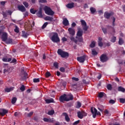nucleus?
Here are the masks:
<instances>
[{
	"label": "nucleus",
	"instance_id": "nucleus-1",
	"mask_svg": "<svg viewBox=\"0 0 125 125\" xmlns=\"http://www.w3.org/2000/svg\"><path fill=\"white\" fill-rule=\"evenodd\" d=\"M74 99V96L73 95H66V94H64L63 95L60 96L59 98V100L60 102H64V101H66L68 102L71 100H73Z\"/></svg>",
	"mask_w": 125,
	"mask_h": 125
},
{
	"label": "nucleus",
	"instance_id": "nucleus-2",
	"mask_svg": "<svg viewBox=\"0 0 125 125\" xmlns=\"http://www.w3.org/2000/svg\"><path fill=\"white\" fill-rule=\"evenodd\" d=\"M83 31L81 28H78V31L76 34V39L78 40L79 42H83Z\"/></svg>",
	"mask_w": 125,
	"mask_h": 125
},
{
	"label": "nucleus",
	"instance_id": "nucleus-3",
	"mask_svg": "<svg viewBox=\"0 0 125 125\" xmlns=\"http://www.w3.org/2000/svg\"><path fill=\"white\" fill-rule=\"evenodd\" d=\"M57 53L59 55H60L62 58H66V57H69V53L65 52L61 49H59L58 50Z\"/></svg>",
	"mask_w": 125,
	"mask_h": 125
},
{
	"label": "nucleus",
	"instance_id": "nucleus-4",
	"mask_svg": "<svg viewBox=\"0 0 125 125\" xmlns=\"http://www.w3.org/2000/svg\"><path fill=\"white\" fill-rule=\"evenodd\" d=\"M51 41L53 42H60V39L58 37V34L55 33L51 38Z\"/></svg>",
	"mask_w": 125,
	"mask_h": 125
},
{
	"label": "nucleus",
	"instance_id": "nucleus-5",
	"mask_svg": "<svg viewBox=\"0 0 125 125\" xmlns=\"http://www.w3.org/2000/svg\"><path fill=\"white\" fill-rule=\"evenodd\" d=\"M91 112L93 115V118H94V119H95L97 115L98 116H101V113H100V112L99 111L98 112L97 111V109H96L95 107H94V111H93V107L91 108Z\"/></svg>",
	"mask_w": 125,
	"mask_h": 125
},
{
	"label": "nucleus",
	"instance_id": "nucleus-6",
	"mask_svg": "<svg viewBox=\"0 0 125 125\" xmlns=\"http://www.w3.org/2000/svg\"><path fill=\"white\" fill-rule=\"evenodd\" d=\"M44 10L45 11V13L47 14V15H54V12L52 11L51 8L48 7V6H46L44 8Z\"/></svg>",
	"mask_w": 125,
	"mask_h": 125
},
{
	"label": "nucleus",
	"instance_id": "nucleus-7",
	"mask_svg": "<svg viewBox=\"0 0 125 125\" xmlns=\"http://www.w3.org/2000/svg\"><path fill=\"white\" fill-rule=\"evenodd\" d=\"M100 60L102 62V63H104L105 62H107L108 61L109 58L107 57L106 54H102L100 57Z\"/></svg>",
	"mask_w": 125,
	"mask_h": 125
},
{
	"label": "nucleus",
	"instance_id": "nucleus-8",
	"mask_svg": "<svg viewBox=\"0 0 125 125\" xmlns=\"http://www.w3.org/2000/svg\"><path fill=\"white\" fill-rule=\"evenodd\" d=\"M81 22L82 26H83V30L85 31V32H86L88 29V26H87L86 24V22H85V21L83 20H81Z\"/></svg>",
	"mask_w": 125,
	"mask_h": 125
},
{
	"label": "nucleus",
	"instance_id": "nucleus-9",
	"mask_svg": "<svg viewBox=\"0 0 125 125\" xmlns=\"http://www.w3.org/2000/svg\"><path fill=\"white\" fill-rule=\"evenodd\" d=\"M113 15H114V13L113 12L109 13L107 11H106L104 13V17L105 19H110L111 16H113Z\"/></svg>",
	"mask_w": 125,
	"mask_h": 125
},
{
	"label": "nucleus",
	"instance_id": "nucleus-10",
	"mask_svg": "<svg viewBox=\"0 0 125 125\" xmlns=\"http://www.w3.org/2000/svg\"><path fill=\"white\" fill-rule=\"evenodd\" d=\"M77 61L80 63H83L85 61V55L77 57Z\"/></svg>",
	"mask_w": 125,
	"mask_h": 125
},
{
	"label": "nucleus",
	"instance_id": "nucleus-11",
	"mask_svg": "<svg viewBox=\"0 0 125 125\" xmlns=\"http://www.w3.org/2000/svg\"><path fill=\"white\" fill-rule=\"evenodd\" d=\"M1 40L2 42H6V41H7V33L3 32L1 36Z\"/></svg>",
	"mask_w": 125,
	"mask_h": 125
},
{
	"label": "nucleus",
	"instance_id": "nucleus-12",
	"mask_svg": "<svg viewBox=\"0 0 125 125\" xmlns=\"http://www.w3.org/2000/svg\"><path fill=\"white\" fill-rule=\"evenodd\" d=\"M18 8L19 10L21 12H25V11H26V8H25L22 5L18 6Z\"/></svg>",
	"mask_w": 125,
	"mask_h": 125
},
{
	"label": "nucleus",
	"instance_id": "nucleus-13",
	"mask_svg": "<svg viewBox=\"0 0 125 125\" xmlns=\"http://www.w3.org/2000/svg\"><path fill=\"white\" fill-rule=\"evenodd\" d=\"M68 31L69 33V34H70L71 36H75V29L72 28H69L68 29Z\"/></svg>",
	"mask_w": 125,
	"mask_h": 125
},
{
	"label": "nucleus",
	"instance_id": "nucleus-14",
	"mask_svg": "<svg viewBox=\"0 0 125 125\" xmlns=\"http://www.w3.org/2000/svg\"><path fill=\"white\" fill-rule=\"evenodd\" d=\"M8 113V110L5 109H2V112H0V115L3 117V116H5V114Z\"/></svg>",
	"mask_w": 125,
	"mask_h": 125
},
{
	"label": "nucleus",
	"instance_id": "nucleus-15",
	"mask_svg": "<svg viewBox=\"0 0 125 125\" xmlns=\"http://www.w3.org/2000/svg\"><path fill=\"white\" fill-rule=\"evenodd\" d=\"M74 5L75 3L74 2L69 3L66 5V6L69 9H71V8H73L74 7Z\"/></svg>",
	"mask_w": 125,
	"mask_h": 125
},
{
	"label": "nucleus",
	"instance_id": "nucleus-16",
	"mask_svg": "<svg viewBox=\"0 0 125 125\" xmlns=\"http://www.w3.org/2000/svg\"><path fill=\"white\" fill-rule=\"evenodd\" d=\"M36 14L39 18H42V9H40L39 11Z\"/></svg>",
	"mask_w": 125,
	"mask_h": 125
},
{
	"label": "nucleus",
	"instance_id": "nucleus-17",
	"mask_svg": "<svg viewBox=\"0 0 125 125\" xmlns=\"http://www.w3.org/2000/svg\"><path fill=\"white\" fill-rule=\"evenodd\" d=\"M62 115H63V116L65 117V121L69 123V122H70V118H69V116L68 115L67 113H63Z\"/></svg>",
	"mask_w": 125,
	"mask_h": 125
},
{
	"label": "nucleus",
	"instance_id": "nucleus-18",
	"mask_svg": "<svg viewBox=\"0 0 125 125\" xmlns=\"http://www.w3.org/2000/svg\"><path fill=\"white\" fill-rule=\"evenodd\" d=\"M45 101L47 104H49V103H54V100L53 99H46Z\"/></svg>",
	"mask_w": 125,
	"mask_h": 125
},
{
	"label": "nucleus",
	"instance_id": "nucleus-19",
	"mask_svg": "<svg viewBox=\"0 0 125 125\" xmlns=\"http://www.w3.org/2000/svg\"><path fill=\"white\" fill-rule=\"evenodd\" d=\"M44 20H45V21H53V18L49 16H46V17L44 18Z\"/></svg>",
	"mask_w": 125,
	"mask_h": 125
},
{
	"label": "nucleus",
	"instance_id": "nucleus-20",
	"mask_svg": "<svg viewBox=\"0 0 125 125\" xmlns=\"http://www.w3.org/2000/svg\"><path fill=\"white\" fill-rule=\"evenodd\" d=\"M63 24L64 25V26H68L69 25V21L66 18H65L63 21Z\"/></svg>",
	"mask_w": 125,
	"mask_h": 125
},
{
	"label": "nucleus",
	"instance_id": "nucleus-21",
	"mask_svg": "<svg viewBox=\"0 0 125 125\" xmlns=\"http://www.w3.org/2000/svg\"><path fill=\"white\" fill-rule=\"evenodd\" d=\"M90 11L92 14H94L96 12V9L95 8L91 7L90 8Z\"/></svg>",
	"mask_w": 125,
	"mask_h": 125
},
{
	"label": "nucleus",
	"instance_id": "nucleus-22",
	"mask_svg": "<svg viewBox=\"0 0 125 125\" xmlns=\"http://www.w3.org/2000/svg\"><path fill=\"white\" fill-rule=\"evenodd\" d=\"M78 117L79 119H83V113L81 112V111H78L77 112Z\"/></svg>",
	"mask_w": 125,
	"mask_h": 125
},
{
	"label": "nucleus",
	"instance_id": "nucleus-23",
	"mask_svg": "<svg viewBox=\"0 0 125 125\" xmlns=\"http://www.w3.org/2000/svg\"><path fill=\"white\" fill-rule=\"evenodd\" d=\"M118 91H121V92H125V88L122 87V86H119L118 88Z\"/></svg>",
	"mask_w": 125,
	"mask_h": 125
},
{
	"label": "nucleus",
	"instance_id": "nucleus-24",
	"mask_svg": "<svg viewBox=\"0 0 125 125\" xmlns=\"http://www.w3.org/2000/svg\"><path fill=\"white\" fill-rule=\"evenodd\" d=\"M22 37L23 38H27L28 37V33L24 31H22Z\"/></svg>",
	"mask_w": 125,
	"mask_h": 125
},
{
	"label": "nucleus",
	"instance_id": "nucleus-25",
	"mask_svg": "<svg viewBox=\"0 0 125 125\" xmlns=\"http://www.w3.org/2000/svg\"><path fill=\"white\" fill-rule=\"evenodd\" d=\"M12 25H14L15 27V29H14V32H15V33H19V28H18V26H17V25H16V24H12Z\"/></svg>",
	"mask_w": 125,
	"mask_h": 125
},
{
	"label": "nucleus",
	"instance_id": "nucleus-26",
	"mask_svg": "<svg viewBox=\"0 0 125 125\" xmlns=\"http://www.w3.org/2000/svg\"><path fill=\"white\" fill-rule=\"evenodd\" d=\"M16 101H17V98L16 97H13L11 101L12 104H15Z\"/></svg>",
	"mask_w": 125,
	"mask_h": 125
},
{
	"label": "nucleus",
	"instance_id": "nucleus-27",
	"mask_svg": "<svg viewBox=\"0 0 125 125\" xmlns=\"http://www.w3.org/2000/svg\"><path fill=\"white\" fill-rule=\"evenodd\" d=\"M90 47L91 48H93V47H95V42L93 41L91 42V44L89 45Z\"/></svg>",
	"mask_w": 125,
	"mask_h": 125
},
{
	"label": "nucleus",
	"instance_id": "nucleus-28",
	"mask_svg": "<svg viewBox=\"0 0 125 125\" xmlns=\"http://www.w3.org/2000/svg\"><path fill=\"white\" fill-rule=\"evenodd\" d=\"M12 90H13L12 88H6L5 89V92H10Z\"/></svg>",
	"mask_w": 125,
	"mask_h": 125
},
{
	"label": "nucleus",
	"instance_id": "nucleus-29",
	"mask_svg": "<svg viewBox=\"0 0 125 125\" xmlns=\"http://www.w3.org/2000/svg\"><path fill=\"white\" fill-rule=\"evenodd\" d=\"M82 107V104H81V102H77V104L76 105V108L77 109H80Z\"/></svg>",
	"mask_w": 125,
	"mask_h": 125
},
{
	"label": "nucleus",
	"instance_id": "nucleus-30",
	"mask_svg": "<svg viewBox=\"0 0 125 125\" xmlns=\"http://www.w3.org/2000/svg\"><path fill=\"white\" fill-rule=\"evenodd\" d=\"M124 44V40H123V39L122 38H119V44H120V45H122V44Z\"/></svg>",
	"mask_w": 125,
	"mask_h": 125
},
{
	"label": "nucleus",
	"instance_id": "nucleus-31",
	"mask_svg": "<svg viewBox=\"0 0 125 125\" xmlns=\"http://www.w3.org/2000/svg\"><path fill=\"white\" fill-rule=\"evenodd\" d=\"M106 87L108 90H112V88H113L111 84H108Z\"/></svg>",
	"mask_w": 125,
	"mask_h": 125
},
{
	"label": "nucleus",
	"instance_id": "nucleus-32",
	"mask_svg": "<svg viewBox=\"0 0 125 125\" xmlns=\"http://www.w3.org/2000/svg\"><path fill=\"white\" fill-rule=\"evenodd\" d=\"M116 41H117V38L114 36L111 38L110 42H116Z\"/></svg>",
	"mask_w": 125,
	"mask_h": 125
},
{
	"label": "nucleus",
	"instance_id": "nucleus-33",
	"mask_svg": "<svg viewBox=\"0 0 125 125\" xmlns=\"http://www.w3.org/2000/svg\"><path fill=\"white\" fill-rule=\"evenodd\" d=\"M54 114V110H51L48 112V115H49V116H51Z\"/></svg>",
	"mask_w": 125,
	"mask_h": 125
},
{
	"label": "nucleus",
	"instance_id": "nucleus-34",
	"mask_svg": "<svg viewBox=\"0 0 125 125\" xmlns=\"http://www.w3.org/2000/svg\"><path fill=\"white\" fill-rule=\"evenodd\" d=\"M36 12H37V10H34V9H30V13L32 14H36Z\"/></svg>",
	"mask_w": 125,
	"mask_h": 125
},
{
	"label": "nucleus",
	"instance_id": "nucleus-35",
	"mask_svg": "<svg viewBox=\"0 0 125 125\" xmlns=\"http://www.w3.org/2000/svg\"><path fill=\"white\" fill-rule=\"evenodd\" d=\"M92 54L93 55H97V54H98V53H97V52H96L95 49H93L92 51Z\"/></svg>",
	"mask_w": 125,
	"mask_h": 125
},
{
	"label": "nucleus",
	"instance_id": "nucleus-36",
	"mask_svg": "<svg viewBox=\"0 0 125 125\" xmlns=\"http://www.w3.org/2000/svg\"><path fill=\"white\" fill-rule=\"evenodd\" d=\"M104 94H105V93H104V92H100L99 94L98 97H99V98H102V97L104 96Z\"/></svg>",
	"mask_w": 125,
	"mask_h": 125
},
{
	"label": "nucleus",
	"instance_id": "nucleus-37",
	"mask_svg": "<svg viewBox=\"0 0 125 125\" xmlns=\"http://www.w3.org/2000/svg\"><path fill=\"white\" fill-rule=\"evenodd\" d=\"M20 89L22 92H23V91H25V86L24 85H22Z\"/></svg>",
	"mask_w": 125,
	"mask_h": 125
},
{
	"label": "nucleus",
	"instance_id": "nucleus-38",
	"mask_svg": "<svg viewBox=\"0 0 125 125\" xmlns=\"http://www.w3.org/2000/svg\"><path fill=\"white\" fill-rule=\"evenodd\" d=\"M53 66L54 67H55V68H56V69H58V67H59L58 62H54L53 63Z\"/></svg>",
	"mask_w": 125,
	"mask_h": 125
},
{
	"label": "nucleus",
	"instance_id": "nucleus-39",
	"mask_svg": "<svg viewBox=\"0 0 125 125\" xmlns=\"http://www.w3.org/2000/svg\"><path fill=\"white\" fill-rule=\"evenodd\" d=\"M51 76V74H50V72L47 71L45 73V77L46 78H49V77H50Z\"/></svg>",
	"mask_w": 125,
	"mask_h": 125
},
{
	"label": "nucleus",
	"instance_id": "nucleus-40",
	"mask_svg": "<svg viewBox=\"0 0 125 125\" xmlns=\"http://www.w3.org/2000/svg\"><path fill=\"white\" fill-rule=\"evenodd\" d=\"M33 83H40V78L33 79Z\"/></svg>",
	"mask_w": 125,
	"mask_h": 125
},
{
	"label": "nucleus",
	"instance_id": "nucleus-41",
	"mask_svg": "<svg viewBox=\"0 0 125 125\" xmlns=\"http://www.w3.org/2000/svg\"><path fill=\"white\" fill-rule=\"evenodd\" d=\"M48 24V22H46L44 23L43 25L42 26V29H44V28H46V26H47Z\"/></svg>",
	"mask_w": 125,
	"mask_h": 125
},
{
	"label": "nucleus",
	"instance_id": "nucleus-42",
	"mask_svg": "<svg viewBox=\"0 0 125 125\" xmlns=\"http://www.w3.org/2000/svg\"><path fill=\"white\" fill-rule=\"evenodd\" d=\"M39 2L40 3H45V2H47V1L46 0H39Z\"/></svg>",
	"mask_w": 125,
	"mask_h": 125
},
{
	"label": "nucleus",
	"instance_id": "nucleus-43",
	"mask_svg": "<svg viewBox=\"0 0 125 125\" xmlns=\"http://www.w3.org/2000/svg\"><path fill=\"white\" fill-rule=\"evenodd\" d=\"M23 4L24 5L25 7H29V3L28 2L24 1L23 2Z\"/></svg>",
	"mask_w": 125,
	"mask_h": 125
},
{
	"label": "nucleus",
	"instance_id": "nucleus-44",
	"mask_svg": "<svg viewBox=\"0 0 125 125\" xmlns=\"http://www.w3.org/2000/svg\"><path fill=\"white\" fill-rule=\"evenodd\" d=\"M109 104H115V103H116V101L114 100H110L109 101Z\"/></svg>",
	"mask_w": 125,
	"mask_h": 125
},
{
	"label": "nucleus",
	"instance_id": "nucleus-45",
	"mask_svg": "<svg viewBox=\"0 0 125 125\" xmlns=\"http://www.w3.org/2000/svg\"><path fill=\"white\" fill-rule=\"evenodd\" d=\"M112 20H113L112 26H113V27H114L115 26V22H116V18H115V17H113Z\"/></svg>",
	"mask_w": 125,
	"mask_h": 125
},
{
	"label": "nucleus",
	"instance_id": "nucleus-46",
	"mask_svg": "<svg viewBox=\"0 0 125 125\" xmlns=\"http://www.w3.org/2000/svg\"><path fill=\"white\" fill-rule=\"evenodd\" d=\"M102 30L104 33L107 34V28H102Z\"/></svg>",
	"mask_w": 125,
	"mask_h": 125
},
{
	"label": "nucleus",
	"instance_id": "nucleus-47",
	"mask_svg": "<svg viewBox=\"0 0 125 125\" xmlns=\"http://www.w3.org/2000/svg\"><path fill=\"white\" fill-rule=\"evenodd\" d=\"M27 77H28V73L26 72H24L23 74V78L24 80H26L27 79Z\"/></svg>",
	"mask_w": 125,
	"mask_h": 125
},
{
	"label": "nucleus",
	"instance_id": "nucleus-48",
	"mask_svg": "<svg viewBox=\"0 0 125 125\" xmlns=\"http://www.w3.org/2000/svg\"><path fill=\"white\" fill-rule=\"evenodd\" d=\"M7 43H12V39H9L7 40Z\"/></svg>",
	"mask_w": 125,
	"mask_h": 125
},
{
	"label": "nucleus",
	"instance_id": "nucleus-49",
	"mask_svg": "<svg viewBox=\"0 0 125 125\" xmlns=\"http://www.w3.org/2000/svg\"><path fill=\"white\" fill-rule=\"evenodd\" d=\"M33 114H34L33 112H30L29 113L27 114V117H32V116H33Z\"/></svg>",
	"mask_w": 125,
	"mask_h": 125
},
{
	"label": "nucleus",
	"instance_id": "nucleus-50",
	"mask_svg": "<svg viewBox=\"0 0 125 125\" xmlns=\"http://www.w3.org/2000/svg\"><path fill=\"white\" fill-rule=\"evenodd\" d=\"M72 80L75 81V82H79V78L76 77H72Z\"/></svg>",
	"mask_w": 125,
	"mask_h": 125
},
{
	"label": "nucleus",
	"instance_id": "nucleus-51",
	"mask_svg": "<svg viewBox=\"0 0 125 125\" xmlns=\"http://www.w3.org/2000/svg\"><path fill=\"white\" fill-rule=\"evenodd\" d=\"M98 42L99 46H100V47H102V46H103V42Z\"/></svg>",
	"mask_w": 125,
	"mask_h": 125
},
{
	"label": "nucleus",
	"instance_id": "nucleus-52",
	"mask_svg": "<svg viewBox=\"0 0 125 125\" xmlns=\"http://www.w3.org/2000/svg\"><path fill=\"white\" fill-rule=\"evenodd\" d=\"M43 120L44 121V122H46V123H49V119L47 118H44Z\"/></svg>",
	"mask_w": 125,
	"mask_h": 125
},
{
	"label": "nucleus",
	"instance_id": "nucleus-53",
	"mask_svg": "<svg viewBox=\"0 0 125 125\" xmlns=\"http://www.w3.org/2000/svg\"><path fill=\"white\" fill-rule=\"evenodd\" d=\"M60 70L62 72L64 73L65 72V68L63 67L60 68Z\"/></svg>",
	"mask_w": 125,
	"mask_h": 125
},
{
	"label": "nucleus",
	"instance_id": "nucleus-54",
	"mask_svg": "<svg viewBox=\"0 0 125 125\" xmlns=\"http://www.w3.org/2000/svg\"><path fill=\"white\" fill-rule=\"evenodd\" d=\"M120 101L121 102V103H125V99H123V98H120Z\"/></svg>",
	"mask_w": 125,
	"mask_h": 125
},
{
	"label": "nucleus",
	"instance_id": "nucleus-55",
	"mask_svg": "<svg viewBox=\"0 0 125 125\" xmlns=\"http://www.w3.org/2000/svg\"><path fill=\"white\" fill-rule=\"evenodd\" d=\"M17 60L15 58H13L11 62V63H16Z\"/></svg>",
	"mask_w": 125,
	"mask_h": 125
},
{
	"label": "nucleus",
	"instance_id": "nucleus-56",
	"mask_svg": "<svg viewBox=\"0 0 125 125\" xmlns=\"http://www.w3.org/2000/svg\"><path fill=\"white\" fill-rule=\"evenodd\" d=\"M80 123V120H78L77 121H75L73 124V125H78V124Z\"/></svg>",
	"mask_w": 125,
	"mask_h": 125
},
{
	"label": "nucleus",
	"instance_id": "nucleus-57",
	"mask_svg": "<svg viewBox=\"0 0 125 125\" xmlns=\"http://www.w3.org/2000/svg\"><path fill=\"white\" fill-rule=\"evenodd\" d=\"M106 28L108 30H110L111 29H113V28H114V27H112L111 26H110V25H107Z\"/></svg>",
	"mask_w": 125,
	"mask_h": 125
},
{
	"label": "nucleus",
	"instance_id": "nucleus-58",
	"mask_svg": "<svg viewBox=\"0 0 125 125\" xmlns=\"http://www.w3.org/2000/svg\"><path fill=\"white\" fill-rule=\"evenodd\" d=\"M83 8L84 9H85V8H88V5H87L86 3H85L83 5Z\"/></svg>",
	"mask_w": 125,
	"mask_h": 125
},
{
	"label": "nucleus",
	"instance_id": "nucleus-59",
	"mask_svg": "<svg viewBox=\"0 0 125 125\" xmlns=\"http://www.w3.org/2000/svg\"><path fill=\"white\" fill-rule=\"evenodd\" d=\"M3 62H8L7 58H4L2 59Z\"/></svg>",
	"mask_w": 125,
	"mask_h": 125
},
{
	"label": "nucleus",
	"instance_id": "nucleus-60",
	"mask_svg": "<svg viewBox=\"0 0 125 125\" xmlns=\"http://www.w3.org/2000/svg\"><path fill=\"white\" fill-rule=\"evenodd\" d=\"M1 5H5V3H6V1H2L0 2Z\"/></svg>",
	"mask_w": 125,
	"mask_h": 125
},
{
	"label": "nucleus",
	"instance_id": "nucleus-61",
	"mask_svg": "<svg viewBox=\"0 0 125 125\" xmlns=\"http://www.w3.org/2000/svg\"><path fill=\"white\" fill-rule=\"evenodd\" d=\"M2 15L4 18H6V17H7V15L5 12L2 13Z\"/></svg>",
	"mask_w": 125,
	"mask_h": 125
},
{
	"label": "nucleus",
	"instance_id": "nucleus-62",
	"mask_svg": "<svg viewBox=\"0 0 125 125\" xmlns=\"http://www.w3.org/2000/svg\"><path fill=\"white\" fill-rule=\"evenodd\" d=\"M82 115H83V117H86L87 116V113L84 112H83Z\"/></svg>",
	"mask_w": 125,
	"mask_h": 125
},
{
	"label": "nucleus",
	"instance_id": "nucleus-63",
	"mask_svg": "<svg viewBox=\"0 0 125 125\" xmlns=\"http://www.w3.org/2000/svg\"><path fill=\"white\" fill-rule=\"evenodd\" d=\"M104 44L105 46H110V45H111V44L110 43V42L104 43Z\"/></svg>",
	"mask_w": 125,
	"mask_h": 125
},
{
	"label": "nucleus",
	"instance_id": "nucleus-64",
	"mask_svg": "<svg viewBox=\"0 0 125 125\" xmlns=\"http://www.w3.org/2000/svg\"><path fill=\"white\" fill-rule=\"evenodd\" d=\"M62 42H67V38L63 37L62 38Z\"/></svg>",
	"mask_w": 125,
	"mask_h": 125
}]
</instances>
